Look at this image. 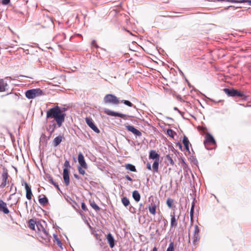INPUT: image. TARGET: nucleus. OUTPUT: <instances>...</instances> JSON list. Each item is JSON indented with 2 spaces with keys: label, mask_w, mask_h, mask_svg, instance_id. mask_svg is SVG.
<instances>
[{
  "label": "nucleus",
  "mask_w": 251,
  "mask_h": 251,
  "mask_svg": "<svg viewBox=\"0 0 251 251\" xmlns=\"http://www.w3.org/2000/svg\"><path fill=\"white\" fill-rule=\"evenodd\" d=\"M66 114L64 113L58 106H56L49 109L47 112V118L54 119L58 127L62 126L65 121Z\"/></svg>",
  "instance_id": "1"
},
{
  "label": "nucleus",
  "mask_w": 251,
  "mask_h": 251,
  "mask_svg": "<svg viewBox=\"0 0 251 251\" xmlns=\"http://www.w3.org/2000/svg\"><path fill=\"white\" fill-rule=\"evenodd\" d=\"M36 228L37 237L40 241L44 244L49 243L51 237L47 230L39 223L36 225Z\"/></svg>",
  "instance_id": "2"
},
{
  "label": "nucleus",
  "mask_w": 251,
  "mask_h": 251,
  "mask_svg": "<svg viewBox=\"0 0 251 251\" xmlns=\"http://www.w3.org/2000/svg\"><path fill=\"white\" fill-rule=\"evenodd\" d=\"M149 159L154 160V161L152 164V170L154 172L157 173L158 172L159 168V162L160 155L158 154L156 151L154 150H151L150 151Z\"/></svg>",
  "instance_id": "3"
},
{
  "label": "nucleus",
  "mask_w": 251,
  "mask_h": 251,
  "mask_svg": "<svg viewBox=\"0 0 251 251\" xmlns=\"http://www.w3.org/2000/svg\"><path fill=\"white\" fill-rule=\"evenodd\" d=\"M44 95V92L40 88L30 89L25 92V96L29 99H33Z\"/></svg>",
  "instance_id": "4"
},
{
  "label": "nucleus",
  "mask_w": 251,
  "mask_h": 251,
  "mask_svg": "<svg viewBox=\"0 0 251 251\" xmlns=\"http://www.w3.org/2000/svg\"><path fill=\"white\" fill-rule=\"evenodd\" d=\"M205 148L209 150L210 149V146L216 145V141L213 137L209 133H206L205 136V140L203 142Z\"/></svg>",
  "instance_id": "5"
},
{
  "label": "nucleus",
  "mask_w": 251,
  "mask_h": 251,
  "mask_svg": "<svg viewBox=\"0 0 251 251\" xmlns=\"http://www.w3.org/2000/svg\"><path fill=\"white\" fill-rule=\"evenodd\" d=\"M225 93L229 97H244L245 95L243 92L238 91L235 89H230L228 88H225L224 89Z\"/></svg>",
  "instance_id": "6"
},
{
  "label": "nucleus",
  "mask_w": 251,
  "mask_h": 251,
  "mask_svg": "<svg viewBox=\"0 0 251 251\" xmlns=\"http://www.w3.org/2000/svg\"><path fill=\"white\" fill-rule=\"evenodd\" d=\"M104 101L105 103L112 104H118L120 103L118 98L112 94L106 95L104 98Z\"/></svg>",
  "instance_id": "7"
},
{
  "label": "nucleus",
  "mask_w": 251,
  "mask_h": 251,
  "mask_svg": "<svg viewBox=\"0 0 251 251\" xmlns=\"http://www.w3.org/2000/svg\"><path fill=\"white\" fill-rule=\"evenodd\" d=\"M40 24L43 27H46L51 25L53 24V22L50 17L44 15L42 18Z\"/></svg>",
  "instance_id": "8"
},
{
  "label": "nucleus",
  "mask_w": 251,
  "mask_h": 251,
  "mask_svg": "<svg viewBox=\"0 0 251 251\" xmlns=\"http://www.w3.org/2000/svg\"><path fill=\"white\" fill-rule=\"evenodd\" d=\"M200 229L197 225L195 226V229L194 231V234L193 236V243L194 245H196L200 240Z\"/></svg>",
  "instance_id": "9"
},
{
  "label": "nucleus",
  "mask_w": 251,
  "mask_h": 251,
  "mask_svg": "<svg viewBox=\"0 0 251 251\" xmlns=\"http://www.w3.org/2000/svg\"><path fill=\"white\" fill-rule=\"evenodd\" d=\"M85 121L89 126L95 132L97 133H99L100 131L99 128L95 126L93 123V120L91 118L87 117L85 119Z\"/></svg>",
  "instance_id": "10"
},
{
  "label": "nucleus",
  "mask_w": 251,
  "mask_h": 251,
  "mask_svg": "<svg viewBox=\"0 0 251 251\" xmlns=\"http://www.w3.org/2000/svg\"><path fill=\"white\" fill-rule=\"evenodd\" d=\"M104 112L108 115L119 117L122 118H125L126 116V114L115 112L107 108L104 109Z\"/></svg>",
  "instance_id": "11"
},
{
  "label": "nucleus",
  "mask_w": 251,
  "mask_h": 251,
  "mask_svg": "<svg viewBox=\"0 0 251 251\" xmlns=\"http://www.w3.org/2000/svg\"><path fill=\"white\" fill-rule=\"evenodd\" d=\"M22 185H24L25 187L26 191V198L28 200H31L32 196V193L30 186H29L27 183L25 181H24L22 183Z\"/></svg>",
  "instance_id": "12"
},
{
  "label": "nucleus",
  "mask_w": 251,
  "mask_h": 251,
  "mask_svg": "<svg viewBox=\"0 0 251 251\" xmlns=\"http://www.w3.org/2000/svg\"><path fill=\"white\" fill-rule=\"evenodd\" d=\"M63 177L66 186L70 184L69 170L67 168H64Z\"/></svg>",
  "instance_id": "13"
},
{
  "label": "nucleus",
  "mask_w": 251,
  "mask_h": 251,
  "mask_svg": "<svg viewBox=\"0 0 251 251\" xmlns=\"http://www.w3.org/2000/svg\"><path fill=\"white\" fill-rule=\"evenodd\" d=\"M78 161L80 166L83 168L86 169L87 168V165L85 161L84 157L82 153L80 152L78 155Z\"/></svg>",
  "instance_id": "14"
},
{
  "label": "nucleus",
  "mask_w": 251,
  "mask_h": 251,
  "mask_svg": "<svg viewBox=\"0 0 251 251\" xmlns=\"http://www.w3.org/2000/svg\"><path fill=\"white\" fill-rule=\"evenodd\" d=\"M126 128L128 131L131 132L133 134H134L136 136H141L142 135L141 132L138 129H136L132 126H130V125L126 126Z\"/></svg>",
  "instance_id": "15"
},
{
  "label": "nucleus",
  "mask_w": 251,
  "mask_h": 251,
  "mask_svg": "<svg viewBox=\"0 0 251 251\" xmlns=\"http://www.w3.org/2000/svg\"><path fill=\"white\" fill-rule=\"evenodd\" d=\"M0 212H2L5 214H8L9 213L6 203L1 200H0Z\"/></svg>",
  "instance_id": "16"
},
{
  "label": "nucleus",
  "mask_w": 251,
  "mask_h": 251,
  "mask_svg": "<svg viewBox=\"0 0 251 251\" xmlns=\"http://www.w3.org/2000/svg\"><path fill=\"white\" fill-rule=\"evenodd\" d=\"M38 198L39 202L42 206H46L48 204V199L45 195L42 194L39 195Z\"/></svg>",
  "instance_id": "17"
},
{
  "label": "nucleus",
  "mask_w": 251,
  "mask_h": 251,
  "mask_svg": "<svg viewBox=\"0 0 251 251\" xmlns=\"http://www.w3.org/2000/svg\"><path fill=\"white\" fill-rule=\"evenodd\" d=\"M106 238L111 248L115 246V240L112 235L109 233L106 235Z\"/></svg>",
  "instance_id": "18"
},
{
  "label": "nucleus",
  "mask_w": 251,
  "mask_h": 251,
  "mask_svg": "<svg viewBox=\"0 0 251 251\" xmlns=\"http://www.w3.org/2000/svg\"><path fill=\"white\" fill-rule=\"evenodd\" d=\"M8 177V174L7 172L6 171H4L2 174V182H1V184L0 185V187L1 188H3L6 185Z\"/></svg>",
  "instance_id": "19"
},
{
  "label": "nucleus",
  "mask_w": 251,
  "mask_h": 251,
  "mask_svg": "<svg viewBox=\"0 0 251 251\" xmlns=\"http://www.w3.org/2000/svg\"><path fill=\"white\" fill-rule=\"evenodd\" d=\"M171 228L176 227L177 226V219L176 218L175 213L171 214Z\"/></svg>",
  "instance_id": "20"
},
{
  "label": "nucleus",
  "mask_w": 251,
  "mask_h": 251,
  "mask_svg": "<svg viewBox=\"0 0 251 251\" xmlns=\"http://www.w3.org/2000/svg\"><path fill=\"white\" fill-rule=\"evenodd\" d=\"M8 86L6 81L4 79H0V92L7 90Z\"/></svg>",
  "instance_id": "21"
},
{
  "label": "nucleus",
  "mask_w": 251,
  "mask_h": 251,
  "mask_svg": "<svg viewBox=\"0 0 251 251\" xmlns=\"http://www.w3.org/2000/svg\"><path fill=\"white\" fill-rule=\"evenodd\" d=\"M148 207L150 213L153 215H155L156 213L157 205L155 203L151 202L149 204Z\"/></svg>",
  "instance_id": "22"
},
{
  "label": "nucleus",
  "mask_w": 251,
  "mask_h": 251,
  "mask_svg": "<svg viewBox=\"0 0 251 251\" xmlns=\"http://www.w3.org/2000/svg\"><path fill=\"white\" fill-rule=\"evenodd\" d=\"M132 197L134 200L137 202H138L140 200V194L137 190H135L132 192Z\"/></svg>",
  "instance_id": "23"
},
{
  "label": "nucleus",
  "mask_w": 251,
  "mask_h": 251,
  "mask_svg": "<svg viewBox=\"0 0 251 251\" xmlns=\"http://www.w3.org/2000/svg\"><path fill=\"white\" fill-rule=\"evenodd\" d=\"M29 227L30 229L35 230V231H37V229H36L35 227L36 226V225L37 224L36 223L35 221L33 219H30L29 222Z\"/></svg>",
  "instance_id": "24"
},
{
  "label": "nucleus",
  "mask_w": 251,
  "mask_h": 251,
  "mask_svg": "<svg viewBox=\"0 0 251 251\" xmlns=\"http://www.w3.org/2000/svg\"><path fill=\"white\" fill-rule=\"evenodd\" d=\"M182 142L184 146H185L186 150L187 151H189V145L190 143L188 139L185 136L183 137Z\"/></svg>",
  "instance_id": "25"
},
{
  "label": "nucleus",
  "mask_w": 251,
  "mask_h": 251,
  "mask_svg": "<svg viewBox=\"0 0 251 251\" xmlns=\"http://www.w3.org/2000/svg\"><path fill=\"white\" fill-rule=\"evenodd\" d=\"M62 136H58L55 137L53 140V144L55 147L57 146L62 141Z\"/></svg>",
  "instance_id": "26"
},
{
  "label": "nucleus",
  "mask_w": 251,
  "mask_h": 251,
  "mask_svg": "<svg viewBox=\"0 0 251 251\" xmlns=\"http://www.w3.org/2000/svg\"><path fill=\"white\" fill-rule=\"evenodd\" d=\"M125 167L126 170H128L131 172H136V169L135 167L131 164H126Z\"/></svg>",
  "instance_id": "27"
},
{
  "label": "nucleus",
  "mask_w": 251,
  "mask_h": 251,
  "mask_svg": "<svg viewBox=\"0 0 251 251\" xmlns=\"http://www.w3.org/2000/svg\"><path fill=\"white\" fill-rule=\"evenodd\" d=\"M90 204L91 207L96 211H99L100 210V208L97 205V204L94 201H90Z\"/></svg>",
  "instance_id": "28"
},
{
  "label": "nucleus",
  "mask_w": 251,
  "mask_h": 251,
  "mask_svg": "<svg viewBox=\"0 0 251 251\" xmlns=\"http://www.w3.org/2000/svg\"><path fill=\"white\" fill-rule=\"evenodd\" d=\"M53 238L54 242L55 243L58 245V246H59L60 248H62V243L61 241L59 240V239L58 238L57 235L54 234Z\"/></svg>",
  "instance_id": "29"
},
{
  "label": "nucleus",
  "mask_w": 251,
  "mask_h": 251,
  "mask_svg": "<svg viewBox=\"0 0 251 251\" xmlns=\"http://www.w3.org/2000/svg\"><path fill=\"white\" fill-rule=\"evenodd\" d=\"M121 201L123 204L126 207L127 206L130 204L129 200L126 197H123Z\"/></svg>",
  "instance_id": "30"
},
{
  "label": "nucleus",
  "mask_w": 251,
  "mask_h": 251,
  "mask_svg": "<svg viewBox=\"0 0 251 251\" xmlns=\"http://www.w3.org/2000/svg\"><path fill=\"white\" fill-rule=\"evenodd\" d=\"M166 203H167V206L169 208H172L173 204L174 203V200H173L171 198H168L167 200Z\"/></svg>",
  "instance_id": "31"
},
{
  "label": "nucleus",
  "mask_w": 251,
  "mask_h": 251,
  "mask_svg": "<svg viewBox=\"0 0 251 251\" xmlns=\"http://www.w3.org/2000/svg\"><path fill=\"white\" fill-rule=\"evenodd\" d=\"M174 244L173 242H171L170 243L166 251H174Z\"/></svg>",
  "instance_id": "32"
},
{
  "label": "nucleus",
  "mask_w": 251,
  "mask_h": 251,
  "mask_svg": "<svg viewBox=\"0 0 251 251\" xmlns=\"http://www.w3.org/2000/svg\"><path fill=\"white\" fill-rule=\"evenodd\" d=\"M49 181L50 183H51L52 185H53L58 190H59V187L58 183L57 182H55L53 181L52 178H50L49 179Z\"/></svg>",
  "instance_id": "33"
},
{
  "label": "nucleus",
  "mask_w": 251,
  "mask_h": 251,
  "mask_svg": "<svg viewBox=\"0 0 251 251\" xmlns=\"http://www.w3.org/2000/svg\"><path fill=\"white\" fill-rule=\"evenodd\" d=\"M85 169L83 168L81 166L78 167V171L80 174L84 175L85 174Z\"/></svg>",
  "instance_id": "34"
},
{
  "label": "nucleus",
  "mask_w": 251,
  "mask_h": 251,
  "mask_svg": "<svg viewBox=\"0 0 251 251\" xmlns=\"http://www.w3.org/2000/svg\"><path fill=\"white\" fill-rule=\"evenodd\" d=\"M167 132L168 135L169 136L172 137H174V135L175 133V132L172 129H168L167 131Z\"/></svg>",
  "instance_id": "35"
},
{
  "label": "nucleus",
  "mask_w": 251,
  "mask_h": 251,
  "mask_svg": "<svg viewBox=\"0 0 251 251\" xmlns=\"http://www.w3.org/2000/svg\"><path fill=\"white\" fill-rule=\"evenodd\" d=\"M122 102H123L124 104H125L126 105L129 107H131L133 106V104L130 101H129L128 100H125L124 101H122Z\"/></svg>",
  "instance_id": "36"
},
{
  "label": "nucleus",
  "mask_w": 251,
  "mask_h": 251,
  "mask_svg": "<svg viewBox=\"0 0 251 251\" xmlns=\"http://www.w3.org/2000/svg\"><path fill=\"white\" fill-rule=\"evenodd\" d=\"M64 168H67L68 169H69V168L71 167L70 165V162L69 161H68V160L65 161V162L64 164Z\"/></svg>",
  "instance_id": "37"
},
{
  "label": "nucleus",
  "mask_w": 251,
  "mask_h": 251,
  "mask_svg": "<svg viewBox=\"0 0 251 251\" xmlns=\"http://www.w3.org/2000/svg\"><path fill=\"white\" fill-rule=\"evenodd\" d=\"M167 158L171 165H174V161L172 159V157L170 155H167Z\"/></svg>",
  "instance_id": "38"
},
{
  "label": "nucleus",
  "mask_w": 251,
  "mask_h": 251,
  "mask_svg": "<svg viewBox=\"0 0 251 251\" xmlns=\"http://www.w3.org/2000/svg\"><path fill=\"white\" fill-rule=\"evenodd\" d=\"M91 45H92V46L96 48H99V46L97 44V42H96V40H93L92 41Z\"/></svg>",
  "instance_id": "39"
},
{
  "label": "nucleus",
  "mask_w": 251,
  "mask_h": 251,
  "mask_svg": "<svg viewBox=\"0 0 251 251\" xmlns=\"http://www.w3.org/2000/svg\"><path fill=\"white\" fill-rule=\"evenodd\" d=\"M81 208L82 209V210L84 211H86L87 210V208L84 202H82L81 203Z\"/></svg>",
  "instance_id": "40"
},
{
  "label": "nucleus",
  "mask_w": 251,
  "mask_h": 251,
  "mask_svg": "<svg viewBox=\"0 0 251 251\" xmlns=\"http://www.w3.org/2000/svg\"><path fill=\"white\" fill-rule=\"evenodd\" d=\"M194 206L192 205L190 210V217H193L194 215Z\"/></svg>",
  "instance_id": "41"
},
{
  "label": "nucleus",
  "mask_w": 251,
  "mask_h": 251,
  "mask_svg": "<svg viewBox=\"0 0 251 251\" xmlns=\"http://www.w3.org/2000/svg\"><path fill=\"white\" fill-rule=\"evenodd\" d=\"M10 0H2V4L3 5H6L8 4L10 2Z\"/></svg>",
  "instance_id": "42"
},
{
  "label": "nucleus",
  "mask_w": 251,
  "mask_h": 251,
  "mask_svg": "<svg viewBox=\"0 0 251 251\" xmlns=\"http://www.w3.org/2000/svg\"><path fill=\"white\" fill-rule=\"evenodd\" d=\"M147 168L149 170H151V164L150 163H148L147 164Z\"/></svg>",
  "instance_id": "43"
},
{
  "label": "nucleus",
  "mask_w": 251,
  "mask_h": 251,
  "mask_svg": "<svg viewBox=\"0 0 251 251\" xmlns=\"http://www.w3.org/2000/svg\"><path fill=\"white\" fill-rule=\"evenodd\" d=\"M125 178H126L127 180H129V181H132V178H131L129 176H128V175L126 176H125Z\"/></svg>",
  "instance_id": "44"
},
{
  "label": "nucleus",
  "mask_w": 251,
  "mask_h": 251,
  "mask_svg": "<svg viewBox=\"0 0 251 251\" xmlns=\"http://www.w3.org/2000/svg\"><path fill=\"white\" fill-rule=\"evenodd\" d=\"M245 1L247 2L250 5H251V0H246Z\"/></svg>",
  "instance_id": "45"
},
{
  "label": "nucleus",
  "mask_w": 251,
  "mask_h": 251,
  "mask_svg": "<svg viewBox=\"0 0 251 251\" xmlns=\"http://www.w3.org/2000/svg\"><path fill=\"white\" fill-rule=\"evenodd\" d=\"M74 176L75 178H76V179H79V177L76 174H74Z\"/></svg>",
  "instance_id": "46"
},
{
  "label": "nucleus",
  "mask_w": 251,
  "mask_h": 251,
  "mask_svg": "<svg viewBox=\"0 0 251 251\" xmlns=\"http://www.w3.org/2000/svg\"><path fill=\"white\" fill-rule=\"evenodd\" d=\"M190 219H191V225H192V224L193 223V222H194L193 217H190Z\"/></svg>",
  "instance_id": "47"
},
{
  "label": "nucleus",
  "mask_w": 251,
  "mask_h": 251,
  "mask_svg": "<svg viewBox=\"0 0 251 251\" xmlns=\"http://www.w3.org/2000/svg\"><path fill=\"white\" fill-rule=\"evenodd\" d=\"M151 251H157V249L156 247H154Z\"/></svg>",
  "instance_id": "48"
},
{
  "label": "nucleus",
  "mask_w": 251,
  "mask_h": 251,
  "mask_svg": "<svg viewBox=\"0 0 251 251\" xmlns=\"http://www.w3.org/2000/svg\"><path fill=\"white\" fill-rule=\"evenodd\" d=\"M225 0H213V1H225Z\"/></svg>",
  "instance_id": "49"
},
{
  "label": "nucleus",
  "mask_w": 251,
  "mask_h": 251,
  "mask_svg": "<svg viewBox=\"0 0 251 251\" xmlns=\"http://www.w3.org/2000/svg\"><path fill=\"white\" fill-rule=\"evenodd\" d=\"M53 131H54V128H53V129L52 130V131H51V133H52V132H53Z\"/></svg>",
  "instance_id": "50"
},
{
  "label": "nucleus",
  "mask_w": 251,
  "mask_h": 251,
  "mask_svg": "<svg viewBox=\"0 0 251 251\" xmlns=\"http://www.w3.org/2000/svg\"><path fill=\"white\" fill-rule=\"evenodd\" d=\"M245 100H246V97H245V98H244Z\"/></svg>",
  "instance_id": "51"
}]
</instances>
